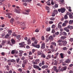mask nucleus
Instances as JSON below:
<instances>
[{"label": "nucleus", "mask_w": 73, "mask_h": 73, "mask_svg": "<svg viewBox=\"0 0 73 73\" xmlns=\"http://www.w3.org/2000/svg\"><path fill=\"white\" fill-rule=\"evenodd\" d=\"M58 11L59 12H61L62 13H63L65 12V11L66 10V9L65 8H61L60 9H59L58 10Z\"/></svg>", "instance_id": "nucleus-1"}, {"label": "nucleus", "mask_w": 73, "mask_h": 73, "mask_svg": "<svg viewBox=\"0 0 73 73\" xmlns=\"http://www.w3.org/2000/svg\"><path fill=\"white\" fill-rule=\"evenodd\" d=\"M33 66L34 68H35V69H37L38 70H41V68H40L38 66L35 65H33Z\"/></svg>", "instance_id": "nucleus-2"}, {"label": "nucleus", "mask_w": 73, "mask_h": 73, "mask_svg": "<svg viewBox=\"0 0 73 73\" xmlns=\"http://www.w3.org/2000/svg\"><path fill=\"white\" fill-rule=\"evenodd\" d=\"M19 45H20V48H23L25 45V42H22L21 43H19Z\"/></svg>", "instance_id": "nucleus-3"}, {"label": "nucleus", "mask_w": 73, "mask_h": 73, "mask_svg": "<svg viewBox=\"0 0 73 73\" xmlns=\"http://www.w3.org/2000/svg\"><path fill=\"white\" fill-rule=\"evenodd\" d=\"M25 13H23V14H25V15H29V13L30 12V9H28L27 10H25Z\"/></svg>", "instance_id": "nucleus-4"}, {"label": "nucleus", "mask_w": 73, "mask_h": 73, "mask_svg": "<svg viewBox=\"0 0 73 73\" xmlns=\"http://www.w3.org/2000/svg\"><path fill=\"white\" fill-rule=\"evenodd\" d=\"M66 69H67V66H64L60 69V70L61 72H63V71H64V70H66Z\"/></svg>", "instance_id": "nucleus-5"}, {"label": "nucleus", "mask_w": 73, "mask_h": 73, "mask_svg": "<svg viewBox=\"0 0 73 73\" xmlns=\"http://www.w3.org/2000/svg\"><path fill=\"white\" fill-rule=\"evenodd\" d=\"M32 46H34V47H35V48H40V45L38 44L37 45H35L33 43L32 44Z\"/></svg>", "instance_id": "nucleus-6"}, {"label": "nucleus", "mask_w": 73, "mask_h": 73, "mask_svg": "<svg viewBox=\"0 0 73 73\" xmlns=\"http://www.w3.org/2000/svg\"><path fill=\"white\" fill-rule=\"evenodd\" d=\"M41 49H45V43H43L41 44Z\"/></svg>", "instance_id": "nucleus-7"}, {"label": "nucleus", "mask_w": 73, "mask_h": 73, "mask_svg": "<svg viewBox=\"0 0 73 73\" xmlns=\"http://www.w3.org/2000/svg\"><path fill=\"white\" fill-rule=\"evenodd\" d=\"M59 54V53L58 52H57L54 55V59H56L58 57V55Z\"/></svg>", "instance_id": "nucleus-8"}, {"label": "nucleus", "mask_w": 73, "mask_h": 73, "mask_svg": "<svg viewBox=\"0 0 73 73\" xmlns=\"http://www.w3.org/2000/svg\"><path fill=\"white\" fill-rule=\"evenodd\" d=\"M62 24V22H61L59 23L58 24V27L59 29H61L62 28V26H61V25Z\"/></svg>", "instance_id": "nucleus-9"}, {"label": "nucleus", "mask_w": 73, "mask_h": 73, "mask_svg": "<svg viewBox=\"0 0 73 73\" xmlns=\"http://www.w3.org/2000/svg\"><path fill=\"white\" fill-rule=\"evenodd\" d=\"M65 62L67 64H69L70 62V59H66V60L65 61Z\"/></svg>", "instance_id": "nucleus-10"}, {"label": "nucleus", "mask_w": 73, "mask_h": 73, "mask_svg": "<svg viewBox=\"0 0 73 73\" xmlns=\"http://www.w3.org/2000/svg\"><path fill=\"white\" fill-rule=\"evenodd\" d=\"M11 41L12 44H15L16 41L13 39H12L11 40Z\"/></svg>", "instance_id": "nucleus-11"}, {"label": "nucleus", "mask_w": 73, "mask_h": 73, "mask_svg": "<svg viewBox=\"0 0 73 73\" xmlns=\"http://www.w3.org/2000/svg\"><path fill=\"white\" fill-rule=\"evenodd\" d=\"M45 57H46V56L43 53H41V57H43V58H45Z\"/></svg>", "instance_id": "nucleus-12"}, {"label": "nucleus", "mask_w": 73, "mask_h": 73, "mask_svg": "<svg viewBox=\"0 0 73 73\" xmlns=\"http://www.w3.org/2000/svg\"><path fill=\"white\" fill-rule=\"evenodd\" d=\"M68 29H70V30H72L73 29V27L72 26H70V25H69L67 27Z\"/></svg>", "instance_id": "nucleus-13"}, {"label": "nucleus", "mask_w": 73, "mask_h": 73, "mask_svg": "<svg viewBox=\"0 0 73 73\" xmlns=\"http://www.w3.org/2000/svg\"><path fill=\"white\" fill-rule=\"evenodd\" d=\"M48 68V66L46 65H44L43 66H42V69H45V68Z\"/></svg>", "instance_id": "nucleus-14"}, {"label": "nucleus", "mask_w": 73, "mask_h": 73, "mask_svg": "<svg viewBox=\"0 0 73 73\" xmlns=\"http://www.w3.org/2000/svg\"><path fill=\"white\" fill-rule=\"evenodd\" d=\"M15 11L17 13H20V10L19 9L17 10V9H15Z\"/></svg>", "instance_id": "nucleus-15"}, {"label": "nucleus", "mask_w": 73, "mask_h": 73, "mask_svg": "<svg viewBox=\"0 0 73 73\" xmlns=\"http://www.w3.org/2000/svg\"><path fill=\"white\" fill-rule=\"evenodd\" d=\"M45 8L46 10H47V12L48 13L49 12V7L48 6H46Z\"/></svg>", "instance_id": "nucleus-16"}, {"label": "nucleus", "mask_w": 73, "mask_h": 73, "mask_svg": "<svg viewBox=\"0 0 73 73\" xmlns=\"http://www.w3.org/2000/svg\"><path fill=\"white\" fill-rule=\"evenodd\" d=\"M27 42H28L27 43V44H31V40H30V39H29L27 40Z\"/></svg>", "instance_id": "nucleus-17"}, {"label": "nucleus", "mask_w": 73, "mask_h": 73, "mask_svg": "<svg viewBox=\"0 0 73 73\" xmlns=\"http://www.w3.org/2000/svg\"><path fill=\"white\" fill-rule=\"evenodd\" d=\"M62 42H63V45L64 46H65L66 45V44H67V42L66 41H62Z\"/></svg>", "instance_id": "nucleus-18"}, {"label": "nucleus", "mask_w": 73, "mask_h": 73, "mask_svg": "<svg viewBox=\"0 0 73 73\" xmlns=\"http://www.w3.org/2000/svg\"><path fill=\"white\" fill-rule=\"evenodd\" d=\"M7 44H9L10 45H11V46H13V45L11 43V41H10V40H8L7 41Z\"/></svg>", "instance_id": "nucleus-19"}, {"label": "nucleus", "mask_w": 73, "mask_h": 73, "mask_svg": "<svg viewBox=\"0 0 73 73\" xmlns=\"http://www.w3.org/2000/svg\"><path fill=\"white\" fill-rule=\"evenodd\" d=\"M64 54L63 53H61L60 54V55L61 58H64Z\"/></svg>", "instance_id": "nucleus-20"}, {"label": "nucleus", "mask_w": 73, "mask_h": 73, "mask_svg": "<svg viewBox=\"0 0 73 73\" xmlns=\"http://www.w3.org/2000/svg\"><path fill=\"white\" fill-rule=\"evenodd\" d=\"M11 15H12V14L11 13H9L7 17L9 19H11L12 17Z\"/></svg>", "instance_id": "nucleus-21"}, {"label": "nucleus", "mask_w": 73, "mask_h": 73, "mask_svg": "<svg viewBox=\"0 0 73 73\" xmlns=\"http://www.w3.org/2000/svg\"><path fill=\"white\" fill-rule=\"evenodd\" d=\"M49 40H53V37L52 36H50L48 38Z\"/></svg>", "instance_id": "nucleus-22"}, {"label": "nucleus", "mask_w": 73, "mask_h": 73, "mask_svg": "<svg viewBox=\"0 0 73 73\" xmlns=\"http://www.w3.org/2000/svg\"><path fill=\"white\" fill-rule=\"evenodd\" d=\"M37 42H38V41L37 40V39H36L34 41V45H37Z\"/></svg>", "instance_id": "nucleus-23"}, {"label": "nucleus", "mask_w": 73, "mask_h": 73, "mask_svg": "<svg viewBox=\"0 0 73 73\" xmlns=\"http://www.w3.org/2000/svg\"><path fill=\"white\" fill-rule=\"evenodd\" d=\"M53 12L55 13V14H57L58 13V11L57 10H54L53 11Z\"/></svg>", "instance_id": "nucleus-24"}, {"label": "nucleus", "mask_w": 73, "mask_h": 73, "mask_svg": "<svg viewBox=\"0 0 73 73\" xmlns=\"http://www.w3.org/2000/svg\"><path fill=\"white\" fill-rule=\"evenodd\" d=\"M27 62H28V61L27 60H25L23 61V64L25 65L27 64Z\"/></svg>", "instance_id": "nucleus-25"}, {"label": "nucleus", "mask_w": 73, "mask_h": 73, "mask_svg": "<svg viewBox=\"0 0 73 73\" xmlns=\"http://www.w3.org/2000/svg\"><path fill=\"white\" fill-rule=\"evenodd\" d=\"M72 15H73V14H71L69 15V17L70 19H73V16Z\"/></svg>", "instance_id": "nucleus-26"}, {"label": "nucleus", "mask_w": 73, "mask_h": 73, "mask_svg": "<svg viewBox=\"0 0 73 73\" xmlns=\"http://www.w3.org/2000/svg\"><path fill=\"white\" fill-rule=\"evenodd\" d=\"M46 31H47V32H49V31H50V27L47 28L46 29Z\"/></svg>", "instance_id": "nucleus-27"}, {"label": "nucleus", "mask_w": 73, "mask_h": 73, "mask_svg": "<svg viewBox=\"0 0 73 73\" xmlns=\"http://www.w3.org/2000/svg\"><path fill=\"white\" fill-rule=\"evenodd\" d=\"M72 23H73V20H70L69 21V24H72Z\"/></svg>", "instance_id": "nucleus-28"}, {"label": "nucleus", "mask_w": 73, "mask_h": 73, "mask_svg": "<svg viewBox=\"0 0 73 73\" xmlns=\"http://www.w3.org/2000/svg\"><path fill=\"white\" fill-rule=\"evenodd\" d=\"M51 28H52V29H54V28H56V25H52Z\"/></svg>", "instance_id": "nucleus-29"}, {"label": "nucleus", "mask_w": 73, "mask_h": 73, "mask_svg": "<svg viewBox=\"0 0 73 73\" xmlns=\"http://www.w3.org/2000/svg\"><path fill=\"white\" fill-rule=\"evenodd\" d=\"M68 15H65L64 16V19H65L66 20L68 19Z\"/></svg>", "instance_id": "nucleus-30"}, {"label": "nucleus", "mask_w": 73, "mask_h": 73, "mask_svg": "<svg viewBox=\"0 0 73 73\" xmlns=\"http://www.w3.org/2000/svg\"><path fill=\"white\" fill-rule=\"evenodd\" d=\"M46 4H47V5H50L51 4H50V2L49 1H47L46 2Z\"/></svg>", "instance_id": "nucleus-31"}, {"label": "nucleus", "mask_w": 73, "mask_h": 73, "mask_svg": "<svg viewBox=\"0 0 73 73\" xmlns=\"http://www.w3.org/2000/svg\"><path fill=\"white\" fill-rule=\"evenodd\" d=\"M71 14H73V13H70L69 12H67V13H66V15H70Z\"/></svg>", "instance_id": "nucleus-32"}, {"label": "nucleus", "mask_w": 73, "mask_h": 73, "mask_svg": "<svg viewBox=\"0 0 73 73\" xmlns=\"http://www.w3.org/2000/svg\"><path fill=\"white\" fill-rule=\"evenodd\" d=\"M51 44L54 45V46H56V43L54 42H53L51 43Z\"/></svg>", "instance_id": "nucleus-33"}, {"label": "nucleus", "mask_w": 73, "mask_h": 73, "mask_svg": "<svg viewBox=\"0 0 73 73\" xmlns=\"http://www.w3.org/2000/svg\"><path fill=\"white\" fill-rule=\"evenodd\" d=\"M63 35L64 36H67V34L66 33L64 32L63 33Z\"/></svg>", "instance_id": "nucleus-34"}, {"label": "nucleus", "mask_w": 73, "mask_h": 73, "mask_svg": "<svg viewBox=\"0 0 73 73\" xmlns=\"http://www.w3.org/2000/svg\"><path fill=\"white\" fill-rule=\"evenodd\" d=\"M13 21H14V19H13V18H12L11 19L10 22L11 23H13Z\"/></svg>", "instance_id": "nucleus-35"}, {"label": "nucleus", "mask_w": 73, "mask_h": 73, "mask_svg": "<svg viewBox=\"0 0 73 73\" xmlns=\"http://www.w3.org/2000/svg\"><path fill=\"white\" fill-rule=\"evenodd\" d=\"M61 39L62 40H64V39H65V38H66V37L64 36H62L61 38Z\"/></svg>", "instance_id": "nucleus-36"}, {"label": "nucleus", "mask_w": 73, "mask_h": 73, "mask_svg": "<svg viewBox=\"0 0 73 73\" xmlns=\"http://www.w3.org/2000/svg\"><path fill=\"white\" fill-rule=\"evenodd\" d=\"M67 49L68 48H66V47H64L63 48V49L64 50H67Z\"/></svg>", "instance_id": "nucleus-37"}, {"label": "nucleus", "mask_w": 73, "mask_h": 73, "mask_svg": "<svg viewBox=\"0 0 73 73\" xmlns=\"http://www.w3.org/2000/svg\"><path fill=\"white\" fill-rule=\"evenodd\" d=\"M22 25L23 26H25V23L24 22H22Z\"/></svg>", "instance_id": "nucleus-38"}, {"label": "nucleus", "mask_w": 73, "mask_h": 73, "mask_svg": "<svg viewBox=\"0 0 73 73\" xmlns=\"http://www.w3.org/2000/svg\"><path fill=\"white\" fill-rule=\"evenodd\" d=\"M22 70H23L21 68H19L18 70V71H19V72H22Z\"/></svg>", "instance_id": "nucleus-39"}, {"label": "nucleus", "mask_w": 73, "mask_h": 73, "mask_svg": "<svg viewBox=\"0 0 73 73\" xmlns=\"http://www.w3.org/2000/svg\"><path fill=\"white\" fill-rule=\"evenodd\" d=\"M9 35H5V38H8V37H9Z\"/></svg>", "instance_id": "nucleus-40"}, {"label": "nucleus", "mask_w": 73, "mask_h": 73, "mask_svg": "<svg viewBox=\"0 0 73 73\" xmlns=\"http://www.w3.org/2000/svg\"><path fill=\"white\" fill-rule=\"evenodd\" d=\"M19 52L20 53H21L22 54H23V53H24V51H22L21 50H19Z\"/></svg>", "instance_id": "nucleus-41"}, {"label": "nucleus", "mask_w": 73, "mask_h": 73, "mask_svg": "<svg viewBox=\"0 0 73 73\" xmlns=\"http://www.w3.org/2000/svg\"><path fill=\"white\" fill-rule=\"evenodd\" d=\"M64 0H59L58 2H60V3H64Z\"/></svg>", "instance_id": "nucleus-42"}, {"label": "nucleus", "mask_w": 73, "mask_h": 73, "mask_svg": "<svg viewBox=\"0 0 73 73\" xmlns=\"http://www.w3.org/2000/svg\"><path fill=\"white\" fill-rule=\"evenodd\" d=\"M65 65H66V62H62V66H65Z\"/></svg>", "instance_id": "nucleus-43"}, {"label": "nucleus", "mask_w": 73, "mask_h": 73, "mask_svg": "<svg viewBox=\"0 0 73 73\" xmlns=\"http://www.w3.org/2000/svg\"><path fill=\"white\" fill-rule=\"evenodd\" d=\"M69 41L70 42H73V38H71L69 39Z\"/></svg>", "instance_id": "nucleus-44"}, {"label": "nucleus", "mask_w": 73, "mask_h": 73, "mask_svg": "<svg viewBox=\"0 0 73 73\" xmlns=\"http://www.w3.org/2000/svg\"><path fill=\"white\" fill-rule=\"evenodd\" d=\"M41 64L42 65H44L45 64V61L44 60H43L42 61Z\"/></svg>", "instance_id": "nucleus-45"}, {"label": "nucleus", "mask_w": 73, "mask_h": 73, "mask_svg": "<svg viewBox=\"0 0 73 73\" xmlns=\"http://www.w3.org/2000/svg\"><path fill=\"white\" fill-rule=\"evenodd\" d=\"M15 50H12L11 52V54H15Z\"/></svg>", "instance_id": "nucleus-46"}, {"label": "nucleus", "mask_w": 73, "mask_h": 73, "mask_svg": "<svg viewBox=\"0 0 73 73\" xmlns=\"http://www.w3.org/2000/svg\"><path fill=\"white\" fill-rule=\"evenodd\" d=\"M62 40L61 39H59L57 41V42H61Z\"/></svg>", "instance_id": "nucleus-47"}, {"label": "nucleus", "mask_w": 73, "mask_h": 73, "mask_svg": "<svg viewBox=\"0 0 73 73\" xmlns=\"http://www.w3.org/2000/svg\"><path fill=\"white\" fill-rule=\"evenodd\" d=\"M54 22L53 21H50L48 23L50 24H52Z\"/></svg>", "instance_id": "nucleus-48"}, {"label": "nucleus", "mask_w": 73, "mask_h": 73, "mask_svg": "<svg viewBox=\"0 0 73 73\" xmlns=\"http://www.w3.org/2000/svg\"><path fill=\"white\" fill-rule=\"evenodd\" d=\"M16 38H17V39H19V38H20V35H18V36H16Z\"/></svg>", "instance_id": "nucleus-49"}, {"label": "nucleus", "mask_w": 73, "mask_h": 73, "mask_svg": "<svg viewBox=\"0 0 73 73\" xmlns=\"http://www.w3.org/2000/svg\"><path fill=\"white\" fill-rule=\"evenodd\" d=\"M21 58L22 60H25V57L23 56Z\"/></svg>", "instance_id": "nucleus-50"}, {"label": "nucleus", "mask_w": 73, "mask_h": 73, "mask_svg": "<svg viewBox=\"0 0 73 73\" xmlns=\"http://www.w3.org/2000/svg\"><path fill=\"white\" fill-rule=\"evenodd\" d=\"M66 23H64L62 25V27H65V26H66Z\"/></svg>", "instance_id": "nucleus-51"}, {"label": "nucleus", "mask_w": 73, "mask_h": 73, "mask_svg": "<svg viewBox=\"0 0 73 73\" xmlns=\"http://www.w3.org/2000/svg\"><path fill=\"white\" fill-rule=\"evenodd\" d=\"M37 5L40 6V7H42V4H41V3H38V4H37Z\"/></svg>", "instance_id": "nucleus-52"}, {"label": "nucleus", "mask_w": 73, "mask_h": 73, "mask_svg": "<svg viewBox=\"0 0 73 73\" xmlns=\"http://www.w3.org/2000/svg\"><path fill=\"white\" fill-rule=\"evenodd\" d=\"M52 17H54L55 16V15H56V14L55 13H54V12L52 14Z\"/></svg>", "instance_id": "nucleus-53"}, {"label": "nucleus", "mask_w": 73, "mask_h": 73, "mask_svg": "<svg viewBox=\"0 0 73 73\" xmlns=\"http://www.w3.org/2000/svg\"><path fill=\"white\" fill-rule=\"evenodd\" d=\"M6 68L7 70H9V66H7Z\"/></svg>", "instance_id": "nucleus-54"}, {"label": "nucleus", "mask_w": 73, "mask_h": 73, "mask_svg": "<svg viewBox=\"0 0 73 73\" xmlns=\"http://www.w3.org/2000/svg\"><path fill=\"white\" fill-rule=\"evenodd\" d=\"M55 19V18L53 17L51 18L50 19V20H51V21L54 20Z\"/></svg>", "instance_id": "nucleus-55"}, {"label": "nucleus", "mask_w": 73, "mask_h": 73, "mask_svg": "<svg viewBox=\"0 0 73 73\" xmlns=\"http://www.w3.org/2000/svg\"><path fill=\"white\" fill-rule=\"evenodd\" d=\"M23 4L25 6H27V3H23Z\"/></svg>", "instance_id": "nucleus-56"}, {"label": "nucleus", "mask_w": 73, "mask_h": 73, "mask_svg": "<svg viewBox=\"0 0 73 73\" xmlns=\"http://www.w3.org/2000/svg\"><path fill=\"white\" fill-rule=\"evenodd\" d=\"M19 60H20V58H18L17 59L16 61H17V63H18V62H19Z\"/></svg>", "instance_id": "nucleus-57"}, {"label": "nucleus", "mask_w": 73, "mask_h": 73, "mask_svg": "<svg viewBox=\"0 0 73 73\" xmlns=\"http://www.w3.org/2000/svg\"><path fill=\"white\" fill-rule=\"evenodd\" d=\"M15 60L13 59L10 60V62H15Z\"/></svg>", "instance_id": "nucleus-58"}, {"label": "nucleus", "mask_w": 73, "mask_h": 73, "mask_svg": "<svg viewBox=\"0 0 73 73\" xmlns=\"http://www.w3.org/2000/svg\"><path fill=\"white\" fill-rule=\"evenodd\" d=\"M25 64L24 63H23L22 64V67H23V68H25Z\"/></svg>", "instance_id": "nucleus-59"}, {"label": "nucleus", "mask_w": 73, "mask_h": 73, "mask_svg": "<svg viewBox=\"0 0 73 73\" xmlns=\"http://www.w3.org/2000/svg\"><path fill=\"white\" fill-rule=\"evenodd\" d=\"M1 55H2V56H4L5 55V53L4 52H2L1 53Z\"/></svg>", "instance_id": "nucleus-60"}, {"label": "nucleus", "mask_w": 73, "mask_h": 73, "mask_svg": "<svg viewBox=\"0 0 73 73\" xmlns=\"http://www.w3.org/2000/svg\"><path fill=\"white\" fill-rule=\"evenodd\" d=\"M35 40H36V39L34 37H32L31 38V40H33V41H35Z\"/></svg>", "instance_id": "nucleus-61"}, {"label": "nucleus", "mask_w": 73, "mask_h": 73, "mask_svg": "<svg viewBox=\"0 0 73 73\" xmlns=\"http://www.w3.org/2000/svg\"><path fill=\"white\" fill-rule=\"evenodd\" d=\"M8 33L9 34H11V33H12V31L11 30H9L8 31Z\"/></svg>", "instance_id": "nucleus-62"}, {"label": "nucleus", "mask_w": 73, "mask_h": 73, "mask_svg": "<svg viewBox=\"0 0 73 73\" xmlns=\"http://www.w3.org/2000/svg\"><path fill=\"white\" fill-rule=\"evenodd\" d=\"M41 55V53L40 52H38V55Z\"/></svg>", "instance_id": "nucleus-63"}, {"label": "nucleus", "mask_w": 73, "mask_h": 73, "mask_svg": "<svg viewBox=\"0 0 73 73\" xmlns=\"http://www.w3.org/2000/svg\"><path fill=\"white\" fill-rule=\"evenodd\" d=\"M73 66V64H71L69 66V67H70V68H72V66Z\"/></svg>", "instance_id": "nucleus-64"}]
</instances>
